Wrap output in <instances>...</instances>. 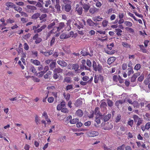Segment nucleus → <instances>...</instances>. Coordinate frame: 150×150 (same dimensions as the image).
I'll return each mask as SVG.
<instances>
[{
  "instance_id": "1",
  "label": "nucleus",
  "mask_w": 150,
  "mask_h": 150,
  "mask_svg": "<svg viewBox=\"0 0 150 150\" xmlns=\"http://www.w3.org/2000/svg\"><path fill=\"white\" fill-rule=\"evenodd\" d=\"M40 27V25L39 24L38 25L36 26H33L31 30H33L35 33H39L41 32L42 30L45 29L47 27V25L45 24L39 28Z\"/></svg>"
},
{
  "instance_id": "2",
  "label": "nucleus",
  "mask_w": 150,
  "mask_h": 150,
  "mask_svg": "<svg viewBox=\"0 0 150 150\" xmlns=\"http://www.w3.org/2000/svg\"><path fill=\"white\" fill-rule=\"evenodd\" d=\"M92 67L93 69L95 71H98L99 73H101L103 70V67L102 65L99 63H98L97 64L96 62L95 61H93Z\"/></svg>"
},
{
  "instance_id": "3",
  "label": "nucleus",
  "mask_w": 150,
  "mask_h": 150,
  "mask_svg": "<svg viewBox=\"0 0 150 150\" xmlns=\"http://www.w3.org/2000/svg\"><path fill=\"white\" fill-rule=\"evenodd\" d=\"M73 26L75 28L80 29L81 28H83V25L82 23L79 21H75L73 23Z\"/></svg>"
},
{
  "instance_id": "4",
  "label": "nucleus",
  "mask_w": 150,
  "mask_h": 150,
  "mask_svg": "<svg viewBox=\"0 0 150 150\" xmlns=\"http://www.w3.org/2000/svg\"><path fill=\"white\" fill-rule=\"evenodd\" d=\"M33 37V39L35 41V42L36 44L40 43L42 41V39L39 37V34L38 33H36Z\"/></svg>"
},
{
  "instance_id": "5",
  "label": "nucleus",
  "mask_w": 150,
  "mask_h": 150,
  "mask_svg": "<svg viewBox=\"0 0 150 150\" xmlns=\"http://www.w3.org/2000/svg\"><path fill=\"white\" fill-rule=\"evenodd\" d=\"M87 135L89 137H94L98 135V132L97 131H90L87 133Z\"/></svg>"
},
{
  "instance_id": "6",
  "label": "nucleus",
  "mask_w": 150,
  "mask_h": 150,
  "mask_svg": "<svg viewBox=\"0 0 150 150\" xmlns=\"http://www.w3.org/2000/svg\"><path fill=\"white\" fill-rule=\"evenodd\" d=\"M76 11L77 12L78 14L80 15H81L83 12L82 7L80 6L78 4H77L76 7Z\"/></svg>"
},
{
  "instance_id": "7",
  "label": "nucleus",
  "mask_w": 150,
  "mask_h": 150,
  "mask_svg": "<svg viewBox=\"0 0 150 150\" xmlns=\"http://www.w3.org/2000/svg\"><path fill=\"white\" fill-rule=\"evenodd\" d=\"M6 6L8 7L6 8V10H8L9 8H13L14 7L15 5L12 3L10 2H8L6 4Z\"/></svg>"
},
{
  "instance_id": "8",
  "label": "nucleus",
  "mask_w": 150,
  "mask_h": 150,
  "mask_svg": "<svg viewBox=\"0 0 150 150\" xmlns=\"http://www.w3.org/2000/svg\"><path fill=\"white\" fill-rule=\"evenodd\" d=\"M113 127V126L111 123H108L105 126L103 127L102 129L104 130H109L112 129Z\"/></svg>"
},
{
  "instance_id": "9",
  "label": "nucleus",
  "mask_w": 150,
  "mask_h": 150,
  "mask_svg": "<svg viewBox=\"0 0 150 150\" xmlns=\"http://www.w3.org/2000/svg\"><path fill=\"white\" fill-rule=\"evenodd\" d=\"M65 26V25L64 23L61 22L59 23V26L58 27H57V28H55L56 29H57V30L59 31V32L60 30L64 28Z\"/></svg>"
},
{
  "instance_id": "10",
  "label": "nucleus",
  "mask_w": 150,
  "mask_h": 150,
  "mask_svg": "<svg viewBox=\"0 0 150 150\" xmlns=\"http://www.w3.org/2000/svg\"><path fill=\"white\" fill-rule=\"evenodd\" d=\"M81 54L82 56H85L88 55H89L90 57H92L93 55V54H90L89 52H88L84 50H82L81 52Z\"/></svg>"
},
{
  "instance_id": "11",
  "label": "nucleus",
  "mask_w": 150,
  "mask_h": 150,
  "mask_svg": "<svg viewBox=\"0 0 150 150\" xmlns=\"http://www.w3.org/2000/svg\"><path fill=\"white\" fill-rule=\"evenodd\" d=\"M57 63L62 67H65L67 66V63L64 60H59L57 62Z\"/></svg>"
},
{
  "instance_id": "12",
  "label": "nucleus",
  "mask_w": 150,
  "mask_h": 150,
  "mask_svg": "<svg viewBox=\"0 0 150 150\" xmlns=\"http://www.w3.org/2000/svg\"><path fill=\"white\" fill-rule=\"evenodd\" d=\"M53 52L52 50H51L48 51L46 52H44L42 51L41 52V53H42L45 56L48 57L50 55L52 54L53 53Z\"/></svg>"
},
{
  "instance_id": "13",
  "label": "nucleus",
  "mask_w": 150,
  "mask_h": 150,
  "mask_svg": "<svg viewBox=\"0 0 150 150\" xmlns=\"http://www.w3.org/2000/svg\"><path fill=\"white\" fill-rule=\"evenodd\" d=\"M116 60L115 57H112L109 58L108 60V63L110 65L113 63Z\"/></svg>"
},
{
  "instance_id": "14",
  "label": "nucleus",
  "mask_w": 150,
  "mask_h": 150,
  "mask_svg": "<svg viewBox=\"0 0 150 150\" xmlns=\"http://www.w3.org/2000/svg\"><path fill=\"white\" fill-rule=\"evenodd\" d=\"M99 109V108L98 107L96 108H95L94 113L95 115H96V116L102 115Z\"/></svg>"
},
{
  "instance_id": "15",
  "label": "nucleus",
  "mask_w": 150,
  "mask_h": 150,
  "mask_svg": "<svg viewBox=\"0 0 150 150\" xmlns=\"http://www.w3.org/2000/svg\"><path fill=\"white\" fill-rule=\"evenodd\" d=\"M82 103V102L79 99H78L75 103V105L76 106L78 107L81 106Z\"/></svg>"
},
{
  "instance_id": "16",
  "label": "nucleus",
  "mask_w": 150,
  "mask_h": 150,
  "mask_svg": "<svg viewBox=\"0 0 150 150\" xmlns=\"http://www.w3.org/2000/svg\"><path fill=\"white\" fill-rule=\"evenodd\" d=\"M89 11L90 13L92 14L98 11V10L97 8L93 7L89 9Z\"/></svg>"
},
{
  "instance_id": "17",
  "label": "nucleus",
  "mask_w": 150,
  "mask_h": 150,
  "mask_svg": "<svg viewBox=\"0 0 150 150\" xmlns=\"http://www.w3.org/2000/svg\"><path fill=\"white\" fill-rule=\"evenodd\" d=\"M103 115L96 116L95 119L96 122L98 123L99 124L100 122V119L103 118Z\"/></svg>"
},
{
  "instance_id": "18",
  "label": "nucleus",
  "mask_w": 150,
  "mask_h": 150,
  "mask_svg": "<svg viewBox=\"0 0 150 150\" xmlns=\"http://www.w3.org/2000/svg\"><path fill=\"white\" fill-rule=\"evenodd\" d=\"M76 114L79 117H81L83 115V112L81 110L79 109L76 111Z\"/></svg>"
},
{
  "instance_id": "19",
  "label": "nucleus",
  "mask_w": 150,
  "mask_h": 150,
  "mask_svg": "<svg viewBox=\"0 0 150 150\" xmlns=\"http://www.w3.org/2000/svg\"><path fill=\"white\" fill-rule=\"evenodd\" d=\"M138 46L140 47V51L144 53H146L147 51V50L145 49L144 46L143 45H139Z\"/></svg>"
},
{
  "instance_id": "20",
  "label": "nucleus",
  "mask_w": 150,
  "mask_h": 150,
  "mask_svg": "<svg viewBox=\"0 0 150 150\" xmlns=\"http://www.w3.org/2000/svg\"><path fill=\"white\" fill-rule=\"evenodd\" d=\"M139 75V73L134 74L133 75L131 79V81L132 82H135L137 76Z\"/></svg>"
},
{
  "instance_id": "21",
  "label": "nucleus",
  "mask_w": 150,
  "mask_h": 150,
  "mask_svg": "<svg viewBox=\"0 0 150 150\" xmlns=\"http://www.w3.org/2000/svg\"><path fill=\"white\" fill-rule=\"evenodd\" d=\"M111 116V114H108L104 116L103 115V120L105 122H107L110 118Z\"/></svg>"
},
{
  "instance_id": "22",
  "label": "nucleus",
  "mask_w": 150,
  "mask_h": 150,
  "mask_svg": "<svg viewBox=\"0 0 150 150\" xmlns=\"http://www.w3.org/2000/svg\"><path fill=\"white\" fill-rule=\"evenodd\" d=\"M63 95L67 101H68L69 100L71 97L70 94L69 93H67L66 94L65 93H64Z\"/></svg>"
},
{
  "instance_id": "23",
  "label": "nucleus",
  "mask_w": 150,
  "mask_h": 150,
  "mask_svg": "<svg viewBox=\"0 0 150 150\" xmlns=\"http://www.w3.org/2000/svg\"><path fill=\"white\" fill-rule=\"evenodd\" d=\"M63 70L59 67L56 68L54 70V73L59 74L63 72Z\"/></svg>"
},
{
  "instance_id": "24",
  "label": "nucleus",
  "mask_w": 150,
  "mask_h": 150,
  "mask_svg": "<svg viewBox=\"0 0 150 150\" xmlns=\"http://www.w3.org/2000/svg\"><path fill=\"white\" fill-rule=\"evenodd\" d=\"M31 62L32 63L36 66L39 65L40 64V62L38 60H33L32 59H31Z\"/></svg>"
},
{
  "instance_id": "25",
  "label": "nucleus",
  "mask_w": 150,
  "mask_h": 150,
  "mask_svg": "<svg viewBox=\"0 0 150 150\" xmlns=\"http://www.w3.org/2000/svg\"><path fill=\"white\" fill-rule=\"evenodd\" d=\"M40 16V13H37L33 14L31 18L32 19L35 20L38 18Z\"/></svg>"
},
{
  "instance_id": "26",
  "label": "nucleus",
  "mask_w": 150,
  "mask_h": 150,
  "mask_svg": "<svg viewBox=\"0 0 150 150\" xmlns=\"http://www.w3.org/2000/svg\"><path fill=\"white\" fill-rule=\"evenodd\" d=\"M115 32H116V35L118 36H121L122 35L121 33L122 32V31L119 28H116Z\"/></svg>"
},
{
  "instance_id": "27",
  "label": "nucleus",
  "mask_w": 150,
  "mask_h": 150,
  "mask_svg": "<svg viewBox=\"0 0 150 150\" xmlns=\"http://www.w3.org/2000/svg\"><path fill=\"white\" fill-rule=\"evenodd\" d=\"M79 68V65L77 64H73L72 70H74L75 72L78 70Z\"/></svg>"
},
{
  "instance_id": "28",
  "label": "nucleus",
  "mask_w": 150,
  "mask_h": 150,
  "mask_svg": "<svg viewBox=\"0 0 150 150\" xmlns=\"http://www.w3.org/2000/svg\"><path fill=\"white\" fill-rule=\"evenodd\" d=\"M55 8L56 10V12L59 13L61 12V6L59 4H56L55 6Z\"/></svg>"
},
{
  "instance_id": "29",
  "label": "nucleus",
  "mask_w": 150,
  "mask_h": 150,
  "mask_svg": "<svg viewBox=\"0 0 150 150\" xmlns=\"http://www.w3.org/2000/svg\"><path fill=\"white\" fill-rule=\"evenodd\" d=\"M71 9V4H66L65 6V9L66 11L69 12Z\"/></svg>"
},
{
  "instance_id": "30",
  "label": "nucleus",
  "mask_w": 150,
  "mask_h": 150,
  "mask_svg": "<svg viewBox=\"0 0 150 150\" xmlns=\"http://www.w3.org/2000/svg\"><path fill=\"white\" fill-rule=\"evenodd\" d=\"M66 139V136H61L59 137L58 139V141H59L61 143H63Z\"/></svg>"
},
{
  "instance_id": "31",
  "label": "nucleus",
  "mask_w": 150,
  "mask_h": 150,
  "mask_svg": "<svg viewBox=\"0 0 150 150\" xmlns=\"http://www.w3.org/2000/svg\"><path fill=\"white\" fill-rule=\"evenodd\" d=\"M87 22L88 24L90 26H94L95 24V23L93 22L91 19H88L87 21Z\"/></svg>"
},
{
  "instance_id": "32",
  "label": "nucleus",
  "mask_w": 150,
  "mask_h": 150,
  "mask_svg": "<svg viewBox=\"0 0 150 150\" xmlns=\"http://www.w3.org/2000/svg\"><path fill=\"white\" fill-rule=\"evenodd\" d=\"M83 7L84 9L85 12H87L90 8V6L86 4L83 5Z\"/></svg>"
},
{
  "instance_id": "33",
  "label": "nucleus",
  "mask_w": 150,
  "mask_h": 150,
  "mask_svg": "<svg viewBox=\"0 0 150 150\" xmlns=\"http://www.w3.org/2000/svg\"><path fill=\"white\" fill-rule=\"evenodd\" d=\"M134 107L136 108H139L140 105V104L138 102L136 101H134L133 102V103L132 104Z\"/></svg>"
},
{
  "instance_id": "34",
  "label": "nucleus",
  "mask_w": 150,
  "mask_h": 150,
  "mask_svg": "<svg viewBox=\"0 0 150 150\" xmlns=\"http://www.w3.org/2000/svg\"><path fill=\"white\" fill-rule=\"evenodd\" d=\"M79 121V120L78 119H73L70 120V123L71 124H75L76 122Z\"/></svg>"
},
{
  "instance_id": "35",
  "label": "nucleus",
  "mask_w": 150,
  "mask_h": 150,
  "mask_svg": "<svg viewBox=\"0 0 150 150\" xmlns=\"http://www.w3.org/2000/svg\"><path fill=\"white\" fill-rule=\"evenodd\" d=\"M60 38L61 39H66L68 38L67 34L65 33L62 34L60 36Z\"/></svg>"
},
{
  "instance_id": "36",
  "label": "nucleus",
  "mask_w": 150,
  "mask_h": 150,
  "mask_svg": "<svg viewBox=\"0 0 150 150\" xmlns=\"http://www.w3.org/2000/svg\"><path fill=\"white\" fill-rule=\"evenodd\" d=\"M71 78L68 77H65L64 79L63 82H67V83H71Z\"/></svg>"
},
{
  "instance_id": "37",
  "label": "nucleus",
  "mask_w": 150,
  "mask_h": 150,
  "mask_svg": "<svg viewBox=\"0 0 150 150\" xmlns=\"http://www.w3.org/2000/svg\"><path fill=\"white\" fill-rule=\"evenodd\" d=\"M56 63L55 62H52L50 65L51 69H53L55 67Z\"/></svg>"
},
{
  "instance_id": "38",
  "label": "nucleus",
  "mask_w": 150,
  "mask_h": 150,
  "mask_svg": "<svg viewBox=\"0 0 150 150\" xmlns=\"http://www.w3.org/2000/svg\"><path fill=\"white\" fill-rule=\"evenodd\" d=\"M45 73L43 71H42L39 72L38 73H36V74L38 77L40 78L43 76Z\"/></svg>"
},
{
  "instance_id": "39",
  "label": "nucleus",
  "mask_w": 150,
  "mask_h": 150,
  "mask_svg": "<svg viewBox=\"0 0 150 150\" xmlns=\"http://www.w3.org/2000/svg\"><path fill=\"white\" fill-rule=\"evenodd\" d=\"M125 24L127 26L131 27L132 26V23L129 21H126L124 22Z\"/></svg>"
},
{
  "instance_id": "40",
  "label": "nucleus",
  "mask_w": 150,
  "mask_h": 150,
  "mask_svg": "<svg viewBox=\"0 0 150 150\" xmlns=\"http://www.w3.org/2000/svg\"><path fill=\"white\" fill-rule=\"evenodd\" d=\"M6 22L7 23H12L15 22V20L12 18H10L6 20Z\"/></svg>"
},
{
  "instance_id": "41",
  "label": "nucleus",
  "mask_w": 150,
  "mask_h": 150,
  "mask_svg": "<svg viewBox=\"0 0 150 150\" xmlns=\"http://www.w3.org/2000/svg\"><path fill=\"white\" fill-rule=\"evenodd\" d=\"M122 44L125 47L129 48H131V45L126 42H123L122 43Z\"/></svg>"
},
{
  "instance_id": "42",
  "label": "nucleus",
  "mask_w": 150,
  "mask_h": 150,
  "mask_svg": "<svg viewBox=\"0 0 150 150\" xmlns=\"http://www.w3.org/2000/svg\"><path fill=\"white\" fill-rule=\"evenodd\" d=\"M107 106V104L105 102H103L101 103L100 105V108H101L105 109Z\"/></svg>"
},
{
  "instance_id": "43",
  "label": "nucleus",
  "mask_w": 150,
  "mask_h": 150,
  "mask_svg": "<svg viewBox=\"0 0 150 150\" xmlns=\"http://www.w3.org/2000/svg\"><path fill=\"white\" fill-rule=\"evenodd\" d=\"M127 14H128V15L129 16H130V17H131L135 21H137V19L135 16L134 15V14L133 13H132L130 12H129Z\"/></svg>"
},
{
  "instance_id": "44",
  "label": "nucleus",
  "mask_w": 150,
  "mask_h": 150,
  "mask_svg": "<svg viewBox=\"0 0 150 150\" xmlns=\"http://www.w3.org/2000/svg\"><path fill=\"white\" fill-rule=\"evenodd\" d=\"M128 71L127 73V74L128 76H129L131 74L133 73L134 71L133 70L132 67H131L130 68H128Z\"/></svg>"
},
{
  "instance_id": "45",
  "label": "nucleus",
  "mask_w": 150,
  "mask_h": 150,
  "mask_svg": "<svg viewBox=\"0 0 150 150\" xmlns=\"http://www.w3.org/2000/svg\"><path fill=\"white\" fill-rule=\"evenodd\" d=\"M14 8L15 10L19 12L20 13L22 11V8L19 6L16 7L15 6Z\"/></svg>"
},
{
  "instance_id": "46",
  "label": "nucleus",
  "mask_w": 150,
  "mask_h": 150,
  "mask_svg": "<svg viewBox=\"0 0 150 150\" xmlns=\"http://www.w3.org/2000/svg\"><path fill=\"white\" fill-rule=\"evenodd\" d=\"M54 30H52L49 32L47 35V38H48L51 35V34L52 33H55L56 31H54Z\"/></svg>"
},
{
  "instance_id": "47",
  "label": "nucleus",
  "mask_w": 150,
  "mask_h": 150,
  "mask_svg": "<svg viewBox=\"0 0 150 150\" xmlns=\"http://www.w3.org/2000/svg\"><path fill=\"white\" fill-rule=\"evenodd\" d=\"M30 70L33 73H37V71L36 69L33 66H31L30 67Z\"/></svg>"
},
{
  "instance_id": "48",
  "label": "nucleus",
  "mask_w": 150,
  "mask_h": 150,
  "mask_svg": "<svg viewBox=\"0 0 150 150\" xmlns=\"http://www.w3.org/2000/svg\"><path fill=\"white\" fill-rule=\"evenodd\" d=\"M55 25V23L54 21L52 23L50 24L48 26L47 28L49 29H50L53 26H54Z\"/></svg>"
},
{
  "instance_id": "49",
  "label": "nucleus",
  "mask_w": 150,
  "mask_h": 150,
  "mask_svg": "<svg viewBox=\"0 0 150 150\" xmlns=\"http://www.w3.org/2000/svg\"><path fill=\"white\" fill-rule=\"evenodd\" d=\"M141 67V64H137L135 66L134 69L137 70H138L140 69Z\"/></svg>"
},
{
  "instance_id": "50",
  "label": "nucleus",
  "mask_w": 150,
  "mask_h": 150,
  "mask_svg": "<svg viewBox=\"0 0 150 150\" xmlns=\"http://www.w3.org/2000/svg\"><path fill=\"white\" fill-rule=\"evenodd\" d=\"M108 23V22L107 20H104L102 22V26L103 27H106Z\"/></svg>"
},
{
  "instance_id": "51",
  "label": "nucleus",
  "mask_w": 150,
  "mask_h": 150,
  "mask_svg": "<svg viewBox=\"0 0 150 150\" xmlns=\"http://www.w3.org/2000/svg\"><path fill=\"white\" fill-rule=\"evenodd\" d=\"M143 121V120L141 118H139L137 124V126H138L141 124L142 123Z\"/></svg>"
},
{
  "instance_id": "52",
  "label": "nucleus",
  "mask_w": 150,
  "mask_h": 150,
  "mask_svg": "<svg viewBox=\"0 0 150 150\" xmlns=\"http://www.w3.org/2000/svg\"><path fill=\"white\" fill-rule=\"evenodd\" d=\"M0 21L2 22L1 25L4 26H6L7 23H5V20L4 18H1L0 20Z\"/></svg>"
},
{
  "instance_id": "53",
  "label": "nucleus",
  "mask_w": 150,
  "mask_h": 150,
  "mask_svg": "<svg viewBox=\"0 0 150 150\" xmlns=\"http://www.w3.org/2000/svg\"><path fill=\"white\" fill-rule=\"evenodd\" d=\"M45 6L46 7H48V6L51 4V1L50 0H47L45 1Z\"/></svg>"
},
{
  "instance_id": "54",
  "label": "nucleus",
  "mask_w": 150,
  "mask_h": 150,
  "mask_svg": "<svg viewBox=\"0 0 150 150\" xmlns=\"http://www.w3.org/2000/svg\"><path fill=\"white\" fill-rule=\"evenodd\" d=\"M133 12L136 16L142 19H143V16L142 14H139L137 12Z\"/></svg>"
},
{
  "instance_id": "55",
  "label": "nucleus",
  "mask_w": 150,
  "mask_h": 150,
  "mask_svg": "<svg viewBox=\"0 0 150 150\" xmlns=\"http://www.w3.org/2000/svg\"><path fill=\"white\" fill-rule=\"evenodd\" d=\"M133 12L136 16L142 19H143V16L142 14H139L137 12Z\"/></svg>"
},
{
  "instance_id": "56",
  "label": "nucleus",
  "mask_w": 150,
  "mask_h": 150,
  "mask_svg": "<svg viewBox=\"0 0 150 150\" xmlns=\"http://www.w3.org/2000/svg\"><path fill=\"white\" fill-rule=\"evenodd\" d=\"M64 3L66 4H71V1L69 0H62Z\"/></svg>"
},
{
  "instance_id": "57",
  "label": "nucleus",
  "mask_w": 150,
  "mask_h": 150,
  "mask_svg": "<svg viewBox=\"0 0 150 150\" xmlns=\"http://www.w3.org/2000/svg\"><path fill=\"white\" fill-rule=\"evenodd\" d=\"M73 89V87L72 85H68L66 87V89L67 91Z\"/></svg>"
},
{
  "instance_id": "58",
  "label": "nucleus",
  "mask_w": 150,
  "mask_h": 150,
  "mask_svg": "<svg viewBox=\"0 0 150 150\" xmlns=\"http://www.w3.org/2000/svg\"><path fill=\"white\" fill-rule=\"evenodd\" d=\"M61 110V111L64 113H68L69 112V110L66 108H63Z\"/></svg>"
},
{
  "instance_id": "59",
  "label": "nucleus",
  "mask_w": 150,
  "mask_h": 150,
  "mask_svg": "<svg viewBox=\"0 0 150 150\" xmlns=\"http://www.w3.org/2000/svg\"><path fill=\"white\" fill-rule=\"evenodd\" d=\"M47 17V15L46 14H43L41 15L39 17L40 19V20H42Z\"/></svg>"
},
{
  "instance_id": "60",
  "label": "nucleus",
  "mask_w": 150,
  "mask_h": 150,
  "mask_svg": "<svg viewBox=\"0 0 150 150\" xmlns=\"http://www.w3.org/2000/svg\"><path fill=\"white\" fill-rule=\"evenodd\" d=\"M125 29L129 31V32L131 33H134V30L132 28L128 27H126Z\"/></svg>"
},
{
  "instance_id": "61",
  "label": "nucleus",
  "mask_w": 150,
  "mask_h": 150,
  "mask_svg": "<svg viewBox=\"0 0 150 150\" xmlns=\"http://www.w3.org/2000/svg\"><path fill=\"white\" fill-rule=\"evenodd\" d=\"M31 35V34L30 33H29L24 35L23 38L27 40L29 39Z\"/></svg>"
},
{
  "instance_id": "62",
  "label": "nucleus",
  "mask_w": 150,
  "mask_h": 150,
  "mask_svg": "<svg viewBox=\"0 0 150 150\" xmlns=\"http://www.w3.org/2000/svg\"><path fill=\"white\" fill-rule=\"evenodd\" d=\"M40 10L42 12L45 13H48L49 12V11L48 8H42Z\"/></svg>"
},
{
  "instance_id": "63",
  "label": "nucleus",
  "mask_w": 150,
  "mask_h": 150,
  "mask_svg": "<svg viewBox=\"0 0 150 150\" xmlns=\"http://www.w3.org/2000/svg\"><path fill=\"white\" fill-rule=\"evenodd\" d=\"M107 103L108 105L110 107H112L113 105V103L112 101L110 100H108Z\"/></svg>"
},
{
  "instance_id": "64",
  "label": "nucleus",
  "mask_w": 150,
  "mask_h": 150,
  "mask_svg": "<svg viewBox=\"0 0 150 150\" xmlns=\"http://www.w3.org/2000/svg\"><path fill=\"white\" fill-rule=\"evenodd\" d=\"M24 49L26 50H28L29 49V46L26 43H25L23 45Z\"/></svg>"
}]
</instances>
